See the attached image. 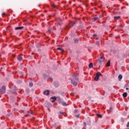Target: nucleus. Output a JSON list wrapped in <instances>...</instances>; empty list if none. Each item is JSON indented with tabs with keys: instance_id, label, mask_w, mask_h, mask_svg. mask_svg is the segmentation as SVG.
Listing matches in <instances>:
<instances>
[{
	"instance_id": "26",
	"label": "nucleus",
	"mask_w": 129,
	"mask_h": 129,
	"mask_svg": "<svg viewBox=\"0 0 129 129\" xmlns=\"http://www.w3.org/2000/svg\"><path fill=\"white\" fill-rule=\"evenodd\" d=\"M117 28H121V25H119L117 26Z\"/></svg>"
},
{
	"instance_id": "32",
	"label": "nucleus",
	"mask_w": 129,
	"mask_h": 129,
	"mask_svg": "<svg viewBox=\"0 0 129 129\" xmlns=\"http://www.w3.org/2000/svg\"><path fill=\"white\" fill-rule=\"evenodd\" d=\"M84 125H86V122H84Z\"/></svg>"
},
{
	"instance_id": "13",
	"label": "nucleus",
	"mask_w": 129,
	"mask_h": 129,
	"mask_svg": "<svg viewBox=\"0 0 129 129\" xmlns=\"http://www.w3.org/2000/svg\"><path fill=\"white\" fill-rule=\"evenodd\" d=\"M114 20H119L120 16H116L114 17Z\"/></svg>"
},
{
	"instance_id": "1",
	"label": "nucleus",
	"mask_w": 129,
	"mask_h": 129,
	"mask_svg": "<svg viewBox=\"0 0 129 129\" xmlns=\"http://www.w3.org/2000/svg\"><path fill=\"white\" fill-rule=\"evenodd\" d=\"M78 82H79V79L76 76H73V79L71 80V83L73 85H75V86H77V84H78Z\"/></svg>"
},
{
	"instance_id": "28",
	"label": "nucleus",
	"mask_w": 129,
	"mask_h": 129,
	"mask_svg": "<svg viewBox=\"0 0 129 129\" xmlns=\"http://www.w3.org/2000/svg\"><path fill=\"white\" fill-rule=\"evenodd\" d=\"M126 126H127V127H128V126H129V122H127Z\"/></svg>"
},
{
	"instance_id": "3",
	"label": "nucleus",
	"mask_w": 129,
	"mask_h": 129,
	"mask_svg": "<svg viewBox=\"0 0 129 129\" xmlns=\"http://www.w3.org/2000/svg\"><path fill=\"white\" fill-rule=\"evenodd\" d=\"M0 92L2 94L6 93V87L5 86H2V88L0 89Z\"/></svg>"
},
{
	"instance_id": "12",
	"label": "nucleus",
	"mask_w": 129,
	"mask_h": 129,
	"mask_svg": "<svg viewBox=\"0 0 129 129\" xmlns=\"http://www.w3.org/2000/svg\"><path fill=\"white\" fill-rule=\"evenodd\" d=\"M123 97H126L127 96V93L125 92L122 94Z\"/></svg>"
},
{
	"instance_id": "20",
	"label": "nucleus",
	"mask_w": 129,
	"mask_h": 129,
	"mask_svg": "<svg viewBox=\"0 0 129 129\" xmlns=\"http://www.w3.org/2000/svg\"><path fill=\"white\" fill-rule=\"evenodd\" d=\"M29 86H30V87H33V83L30 82V83H29Z\"/></svg>"
},
{
	"instance_id": "27",
	"label": "nucleus",
	"mask_w": 129,
	"mask_h": 129,
	"mask_svg": "<svg viewBox=\"0 0 129 129\" xmlns=\"http://www.w3.org/2000/svg\"><path fill=\"white\" fill-rule=\"evenodd\" d=\"M75 116H76V117H77V118H79V115H76Z\"/></svg>"
},
{
	"instance_id": "16",
	"label": "nucleus",
	"mask_w": 129,
	"mask_h": 129,
	"mask_svg": "<svg viewBox=\"0 0 129 129\" xmlns=\"http://www.w3.org/2000/svg\"><path fill=\"white\" fill-rule=\"evenodd\" d=\"M57 50H60V52H64V49H63L62 48H61L60 47L57 48Z\"/></svg>"
},
{
	"instance_id": "6",
	"label": "nucleus",
	"mask_w": 129,
	"mask_h": 129,
	"mask_svg": "<svg viewBox=\"0 0 129 129\" xmlns=\"http://www.w3.org/2000/svg\"><path fill=\"white\" fill-rule=\"evenodd\" d=\"M62 19H59V21L57 22V25L58 26H61V25H63V22H62Z\"/></svg>"
},
{
	"instance_id": "29",
	"label": "nucleus",
	"mask_w": 129,
	"mask_h": 129,
	"mask_svg": "<svg viewBox=\"0 0 129 129\" xmlns=\"http://www.w3.org/2000/svg\"><path fill=\"white\" fill-rule=\"evenodd\" d=\"M93 37H96L97 35L96 34H94L93 35Z\"/></svg>"
},
{
	"instance_id": "35",
	"label": "nucleus",
	"mask_w": 129,
	"mask_h": 129,
	"mask_svg": "<svg viewBox=\"0 0 129 129\" xmlns=\"http://www.w3.org/2000/svg\"><path fill=\"white\" fill-rule=\"evenodd\" d=\"M31 114H33V112H31Z\"/></svg>"
},
{
	"instance_id": "9",
	"label": "nucleus",
	"mask_w": 129,
	"mask_h": 129,
	"mask_svg": "<svg viewBox=\"0 0 129 129\" xmlns=\"http://www.w3.org/2000/svg\"><path fill=\"white\" fill-rule=\"evenodd\" d=\"M22 29H24V27L23 26L15 28V30H22Z\"/></svg>"
},
{
	"instance_id": "36",
	"label": "nucleus",
	"mask_w": 129,
	"mask_h": 129,
	"mask_svg": "<svg viewBox=\"0 0 129 129\" xmlns=\"http://www.w3.org/2000/svg\"><path fill=\"white\" fill-rule=\"evenodd\" d=\"M122 121H123V122L124 121L123 119H122Z\"/></svg>"
},
{
	"instance_id": "15",
	"label": "nucleus",
	"mask_w": 129,
	"mask_h": 129,
	"mask_svg": "<svg viewBox=\"0 0 129 129\" xmlns=\"http://www.w3.org/2000/svg\"><path fill=\"white\" fill-rule=\"evenodd\" d=\"M77 21H75L74 23H72V25L71 26H70V28H72V27H73V26H74V25H75V24H77Z\"/></svg>"
},
{
	"instance_id": "19",
	"label": "nucleus",
	"mask_w": 129,
	"mask_h": 129,
	"mask_svg": "<svg viewBox=\"0 0 129 129\" xmlns=\"http://www.w3.org/2000/svg\"><path fill=\"white\" fill-rule=\"evenodd\" d=\"M94 21H97L98 20H99V17H95L94 18Z\"/></svg>"
},
{
	"instance_id": "10",
	"label": "nucleus",
	"mask_w": 129,
	"mask_h": 129,
	"mask_svg": "<svg viewBox=\"0 0 129 129\" xmlns=\"http://www.w3.org/2000/svg\"><path fill=\"white\" fill-rule=\"evenodd\" d=\"M106 67H109L110 66V60H109L107 63L106 64Z\"/></svg>"
},
{
	"instance_id": "31",
	"label": "nucleus",
	"mask_w": 129,
	"mask_h": 129,
	"mask_svg": "<svg viewBox=\"0 0 129 129\" xmlns=\"http://www.w3.org/2000/svg\"><path fill=\"white\" fill-rule=\"evenodd\" d=\"M110 109L111 110H112V107H110Z\"/></svg>"
},
{
	"instance_id": "30",
	"label": "nucleus",
	"mask_w": 129,
	"mask_h": 129,
	"mask_svg": "<svg viewBox=\"0 0 129 129\" xmlns=\"http://www.w3.org/2000/svg\"><path fill=\"white\" fill-rule=\"evenodd\" d=\"M78 112V110H75V112Z\"/></svg>"
},
{
	"instance_id": "25",
	"label": "nucleus",
	"mask_w": 129,
	"mask_h": 129,
	"mask_svg": "<svg viewBox=\"0 0 129 129\" xmlns=\"http://www.w3.org/2000/svg\"><path fill=\"white\" fill-rule=\"evenodd\" d=\"M2 16H3V17H5V16H6V14L5 13H3L2 14Z\"/></svg>"
},
{
	"instance_id": "17",
	"label": "nucleus",
	"mask_w": 129,
	"mask_h": 129,
	"mask_svg": "<svg viewBox=\"0 0 129 129\" xmlns=\"http://www.w3.org/2000/svg\"><path fill=\"white\" fill-rule=\"evenodd\" d=\"M92 67H93V64L92 63H90L89 64V68H92Z\"/></svg>"
},
{
	"instance_id": "5",
	"label": "nucleus",
	"mask_w": 129,
	"mask_h": 129,
	"mask_svg": "<svg viewBox=\"0 0 129 129\" xmlns=\"http://www.w3.org/2000/svg\"><path fill=\"white\" fill-rule=\"evenodd\" d=\"M43 94H44V95H49L50 94V91H49V90L44 91L43 92Z\"/></svg>"
},
{
	"instance_id": "14",
	"label": "nucleus",
	"mask_w": 129,
	"mask_h": 129,
	"mask_svg": "<svg viewBox=\"0 0 129 129\" xmlns=\"http://www.w3.org/2000/svg\"><path fill=\"white\" fill-rule=\"evenodd\" d=\"M62 105H63V106H67V103H66V102H63L61 103Z\"/></svg>"
},
{
	"instance_id": "33",
	"label": "nucleus",
	"mask_w": 129,
	"mask_h": 129,
	"mask_svg": "<svg viewBox=\"0 0 129 129\" xmlns=\"http://www.w3.org/2000/svg\"><path fill=\"white\" fill-rule=\"evenodd\" d=\"M126 90H128V88H126Z\"/></svg>"
},
{
	"instance_id": "37",
	"label": "nucleus",
	"mask_w": 129,
	"mask_h": 129,
	"mask_svg": "<svg viewBox=\"0 0 129 129\" xmlns=\"http://www.w3.org/2000/svg\"><path fill=\"white\" fill-rule=\"evenodd\" d=\"M59 100H61V99H59Z\"/></svg>"
},
{
	"instance_id": "24",
	"label": "nucleus",
	"mask_w": 129,
	"mask_h": 129,
	"mask_svg": "<svg viewBox=\"0 0 129 129\" xmlns=\"http://www.w3.org/2000/svg\"><path fill=\"white\" fill-rule=\"evenodd\" d=\"M75 43H78V39H75Z\"/></svg>"
},
{
	"instance_id": "11",
	"label": "nucleus",
	"mask_w": 129,
	"mask_h": 129,
	"mask_svg": "<svg viewBox=\"0 0 129 129\" xmlns=\"http://www.w3.org/2000/svg\"><path fill=\"white\" fill-rule=\"evenodd\" d=\"M51 99H53V101H52V102H55V100H56V99H57V98H56V97H52L51 98Z\"/></svg>"
},
{
	"instance_id": "21",
	"label": "nucleus",
	"mask_w": 129,
	"mask_h": 129,
	"mask_svg": "<svg viewBox=\"0 0 129 129\" xmlns=\"http://www.w3.org/2000/svg\"><path fill=\"white\" fill-rule=\"evenodd\" d=\"M58 114H59V115H63V113L62 112L60 111L58 113Z\"/></svg>"
},
{
	"instance_id": "8",
	"label": "nucleus",
	"mask_w": 129,
	"mask_h": 129,
	"mask_svg": "<svg viewBox=\"0 0 129 129\" xmlns=\"http://www.w3.org/2000/svg\"><path fill=\"white\" fill-rule=\"evenodd\" d=\"M118 79L119 81H120V80H121V79H122V75H121V74L119 75L118 77Z\"/></svg>"
},
{
	"instance_id": "2",
	"label": "nucleus",
	"mask_w": 129,
	"mask_h": 129,
	"mask_svg": "<svg viewBox=\"0 0 129 129\" xmlns=\"http://www.w3.org/2000/svg\"><path fill=\"white\" fill-rule=\"evenodd\" d=\"M101 75V73L100 72H97L96 77L94 78L95 81H98L99 79V77Z\"/></svg>"
},
{
	"instance_id": "18",
	"label": "nucleus",
	"mask_w": 129,
	"mask_h": 129,
	"mask_svg": "<svg viewBox=\"0 0 129 129\" xmlns=\"http://www.w3.org/2000/svg\"><path fill=\"white\" fill-rule=\"evenodd\" d=\"M97 116H98V117H99L100 118H102V115H101V114H97Z\"/></svg>"
},
{
	"instance_id": "7",
	"label": "nucleus",
	"mask_w": 129,
	"mask_h": 129,
	"mask_svg": "<svg viewBox=\"0 0 129 129\" xmlns=\"http://www.w3.org/2000/svg\"><path fill=\"white\" fill-rule=\"evenodd\" d=\"M17 59L18 60V61H22L23 60V57L20 55H18L17 56Z\"/></svg>"
},
{
	"instance_id": "22",
	"label": "nucleus",
	"mask_w": 129,
	"mask_h": 129,
	"mask_svg": "<svg viewBox=\"0 0 129 129\" xmlns=\"http://www.w3.org/2000/svg\"><path fill=\"white\" fill-rule=\"evenodd\" d=\"M100 43V42L99 41H96V45H99Z\"/></svg>"
},
{
	"instance_id": "23",
	"label": "nucleus",
	"mask_w": 129,
	"mask_h": 129,
	"mask_svg": "<svg viewBox=\"0 0 129 129\" xmlns=\"http://www.w3.org/2000/svg\"><path fill=\"white\" fill-rule=\"evenodd\" d=\"M100 18H103V15H101L99 16V19H100Z\"/></svg>"
},
{
	"instance_id": "34",
	"label": "nucleus",
	"mask_w": 129,
	"mask_h": 129,
	"mask_svg": "<svg viewBox=\"0 0 129 129\" xmlns=\"http://www.w3.org/2000/svg\"><path fill=\"white\" fill-rule=\"evenodd\" d=\"M53 8H55V5H53Z\"/></svg>"
},
{
	"instance_id": "4",
	"label": "nucleus",
	"mask_w": 129,
	"mask_h": 129,
	"mask_svg": "<svg viewBox=\"0 0 129 129\" xmlns=\"http://www.w3.org/2000/svg\"><path fill=\"white\" fill-rule=\"evenodd\" d=\"M102 62H104V58H103V56H101L100 58H99V62L102 63Z\"/></svg>"
}]
</instances>
